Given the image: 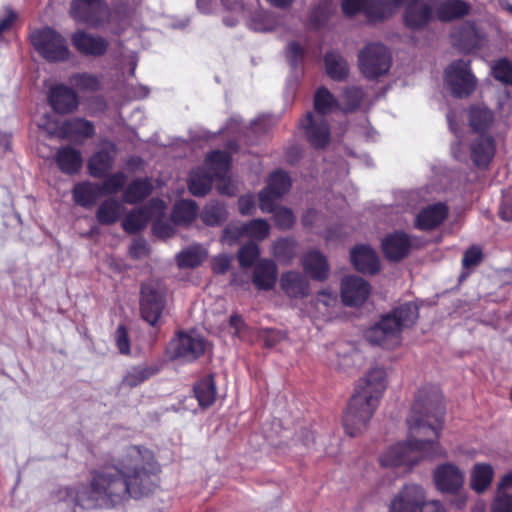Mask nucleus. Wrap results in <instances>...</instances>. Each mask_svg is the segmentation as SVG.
<instances>
[{
    "instance_id": "1",
    "label": "nucleus",
    "mask_w": 512,
    "mask_h": 512,
    "mask_svg": "<svg viewBox=\"0 0 512 512\" xmlns=\"http://www.w3.org/2000/svg\"><path fill=\"white\" fill-rule=\"evenodd\" d=\"M153 468V455L149 450L130 447L117 466L93 471L89 486L63 488L59 491V497L86 509L114 507L150 492Z\"/></svg>"
},
{
    "instance_id": "2",
    "label": "nucleus",
    "mask_w": 512,
    "mask_h": 512,
    "mask_svg": "<svg viewBox=\"0 0 512 512\" xmlns=\"http://www.w3.org/2000/svg\"><path fill=\"white\" fill-rule=\"evenodd\" d=\"M437 390H421L416 396L407 419L408 440L390 447L380 457L383 467H405L410 470L425 458L444 457L445 450L438 442L443 424Z\"/></svg>"
},
{
    "instance_id": "3",
    "label": "nucleus",
    "mask_w": 512,
    "mask_h": 512,
    "mask_svg": "<svg viewBox=\"0 0 512 512\" xmlns=\"http://www.w3.org/2000/svg\"><path fill=\"white\" fill-rule=\"evenodd\" d=\"M386 377L383 368H374L358 381L343 418L348 435L357 436L366 428L386 388Z\"/></svg>"
},
{
    "instance_id": "4",
    "label": "nucleus",
    "mask_w": 512,
    "mask_h": 512,
    "mask_svg": "<svg viewBox=\"0 0 512 512\" xmlns=\"http://www.w3.org/2000/svg\"><path fill=\"white\" fill-rule=\"evenodd\" d=\"M207 172L204 170L194 171L189 180L190 192L195 196L205 195L211 188L212 182L216 180V186L221 194L232 195L235 186L226 177L230 167V156L225 151H214L205 162Z\"/></svg>"
},
{
    "instance_id": "5",
    "label": "nucleus",
    "mask_w": 512,
    "mask_h": 512,
    "mask_svg": "<svg viewBox=\"0 0 512 512\" xmlns=\"http://www.w3.org/2000/svg\"><path fill=\"white\" fill-rule=\"evenodd\" d=\"M339 105L334 96L326 88L321 87L316 91L314 106L317 115L313 116L312 113H308L301 121L306 136L314 147L321 148L328 143L329 129L322 116L335 111Z\"/></svg>"
},
{
    "instance_id": "6",
    "label": "nucleus",
    "mask_w": 512,
    "mask_h": 512,
    "mask_svg": "<svg viewBox=\"0 0 512 512\" xmlns=\"http://www.w3.org/2000/svg\"><path fill=\"white\" fill-rule=\"evenodd\" d=\"M377 3L385 6L386 10L379 14L370 11L369 15L372 18H387L404 6L403 20L410 29H421L435 19L432 0H381Z\"/></svg>"
},
{
    "instance_id": "7",
    "label": "nucleus",
    "mask_w": 512,
    "mask_h": 512,
    "mask_svg": "<svg viewBox=\"0 0 512 512\" xmlns=\"http://www.w3.org/2000/svg\"><path fill=\"white\" fill-rule=\"evenodd\" d=\"M444 81L451 93L459 98L468 97L477 87L478 81L470 68V61L455 60L444 72Z\"/></svg>"
},
{
    "instance_id": "8",
    "label": "nucleus",
    "mask_w": 512,
    "mask_h": 512,
    "mask_svg": "<svg viewBox=\"0 0 512 512\" xmlns=\"http://www.w3.org/2000/svg\"><path fill=\"white\" fill-rule=\"evenodd\" d=\"M31 42L48 61H64L69 57L70 51L66 40L52 28L46 27L32 32Z\"/></svg>"
},
{
    "instance_id": "9",
    "label": "nucleus",
    "mask_w": 512,
    "mask_h": 512,
    "mask_svg": "<svg viewBox=\"0 0 512 512\" xmlns=\"http://www.w3.org/2000/svg\"><path fill=\"white\" fill-rule=\"evenodd\" d=\"M358 60L361 73L369 79L387 73L391 66V55L388 49L379 43L364 47L359 53Z\"/></svg>"
},
{
    "instance_id": "10",
    "label": "nucleus",
    "mask_w": 512,
    "mask_h": 512,
    "mask_svg": "<svg viewBox=\"0 0 512 512\" xmlns=\"http://www.w3.org/2000/svg\"><path fill=\"white\" fill-rule=\"evenodd\" d=\"M206 340L196 331L181 332L169 344L168 352L173 359L191 362L207 349Z\"/></svg>"
},
{
    "instance_id": "11",
    "label": "nucleus",
    "mask_w": 512,
    "mask_h": 512,
    "mask_svg": "<svg viewBox=\"0 0 512 512\" xmlns=\"http://www.w3.org/2000/svg\"><path fill=\"white\" fill-rule=\"evenodd\" d=\"M166 289L159 281H147L141 288V313L143 318L154 325L162 314L165 306Z\"/></svg>"
},
{
    "instance_id": "12",
    "label": "nucleus",
    "mask_w": 512,
    "mask_h": 512,
    "mask_svg": "<svg viewBox=\"0 0 512 512\" xmlns=\"http://www.w3.org/2000/svg\"><path fill=\"white\" fill-rule=\"evenodd\" d=\"M39 127L45 129L51 136L59 138H89L94 135V127L91 122L81 119L74 118L59 124L56 121L50 120V118L39 122Z\"/></svg>"
},
{
    "instance_id": "13",
    "label": "nucleus",
    "mask_w": 512,
    "mask_h": 512,
    "mask_svg": "<svg viewBox=\"0 0 512 512\" xmlns=\"http://www.w3.org/2000/svg\"><path fill=\"white\" fill-rule=\"evenodd\" d=\"M366 339L374 345L384 348H394L401 342V333L399 325L393 320V317L387 315L369 328L365 333Z\"/></svg>"
},
{
    "instance_id": "14",
    "label": "nucleus",
    "mask_w": 512,
    "mask_h": 512,
    "mask_svg": "<svg viewBox=\"0 0 512 512\" xmlns=\"http://www.w3.org/2000/svg\"><path fill=\"white\" fill-rule=\"evenodd\" d=\"M433 481L439 491L455 494L464 486L465 473L456 464L446 462L434 469Z\"/></svg>"
},
{
    "instance_id": "15",
    "label": "nucleus",
    "mask_w": 512,
    "mask_h": 512,
    "mask_svg": "<svg viewBox=\"0 0 512 512\" xmlns=\"http://www.w3.org/2000/svg\"><path fill=\"white\" fill-rule=\"evenodd\" d=\"M425 501V491L421 486L407 484L391 500L389 512H418Z\"/></svg>"
},
{
    "instance_id": "16",
    "label": "nucleus",
    "mask_w": 512,
    "mask_h": 512,
    "mask_svg": "<svg viewBox=\"0 0 512 512\" xmlns=\"http://www.w3.org/2000/svg\"><path fill=\"white\" fill-rule=\"evenodd\" d=\"M291 187V180L283 171L271 174L267 187L259 193L260 209L262 212L271 213L274 210V202Z\"/></svg>"
},
{
    "instance_id": "17",
    "label": "nucleus",
    "mask_w": 512,
    "mask_h": 512,
    "mask_svg": "<svg viewBox=\"0 0 512 512\" xmlns=\"http://www.w3.org/2000/svg\"><path fill=\"white\" fill-rule=\"evenodd\" d=\"M269 224L263 219H255L248 224L229 225L223 234V241L229 245L235 243L242 237H247L254 241H261L269 235Z\"/></svg>"
},
{
    "instance_id": "18",
    "label": "nucleus",
    "mask_w": 512,
    "mask_h": 512,
    "mask_svg": "<svg viewBox=\"0 0 512 512\" xmlns=\"http://www.w3.org/2000/svg\"><path fill=\"white\" fill-rule=\"evenodd\" d=\"M109 12L101 0H74L71 5V16L79 22L96 26L103 22Z\"/></svg>"
},
{
    "instance_id": "19",
    "label": "nucleus",
    "mask_w": 512,
    "mask_h": 512,
    "mask_svg": "<svg viewBox=\"0 0 512 512\" xmlns=\"http://www.w3.org/2000/svg\"><path fill=\"white\" fill-rule=\"evenodd\" d=\"M166 211V204L160 199H153L147 208L135 209L122 222L123 229L134 233L145 227L149 219L160 218Z\"/></svg>"
},
{
    "instance_id": "20",
    "label": "nucleus",
    "mask_w": 512,
    "mask_h": 512,
    "mask_svg": "<svg viewBox=\"0 0 512 512\" xmlns=\"http://www.w3.org/2000/svg\"><path fill=\"white\" fill-rule=\"evenodd\" d=\"M370 294L369 284L358 276H348L341 283L342 301L347 306H360Z\"/></svg>"
},
{
    "instance_id": "21",
    "label": "nucleus",
    "mask_w": 512,
    "mask_h": 512,
    "mask_svg": "<svg viewBox=\"0 0 512 512\" xmlns=\"http://www.w3.org/2000/svg\"><path fill=\"white\" fill-rule=\"evenodd\" d=\"M71 41L78 52L88 56H100L107 49V42L100 36H95L84 31L75 32Z\"/></svg>"
},
{
    "instance_id": "22",
    "label": "nucleus",
    "mask_w": 512,
    "mask_h": 512,
    "mask_svg": "<svg viewBox=\"0 0 512 512\" xmlns=\"http://www.w3.org/2000/svg\"><path fill=\"white\" fill-rule=\"evenodd\" d=\"M411 241L407 234L395 232L382 240V249L387 259L399 261L408 255Z\"/></svg>"
},
{
    "instance_id": "23",
    "label": "nucleus",
    "mask_w": 512,
    "mask_h": 512,
    "mask_svg": "<svg viewBox=\"0 0 512 512\" xmlns=\"http://www.w3.org/2000/svg\"><path fill=\"white\" fill-rule=\"evenodd\" d=\"M351 261L358 271L374 274L379 271L380 263L376 252L367 245H358L351 250Z\"/></svg>"
},
{
    "instance_id": "24",
    "label": "nucleus",
    "mask_w": 512,
    "mask_h": 512,
    "mask_svg": "<svg viewBox=\"0 0 512 512\" xmlns=\"http://www.w3.org/2000/svg\"><path fill=\"white\" fill-rule=\"evenodd\" d=\"M434 17L443 22L463 17L469 13L470 7L463 0H432Z\"/></svg>"
},
{
    "instance_id": "25",
    "label": "nucleus",
    "mask_w": 512,
    "mask_h": 512,
    "mask_svg": "<svg viewBox=\"0 0 512 512\" xmlns=\"http://www.w3.org/2000/svg\"><path fill=\"white\" fill-rule=\"evenodd\" d=\"M448 216V207L444 203H435L423 208L417 215L415 226L420 230H432Z\"/></svg>"
},
{
    "instance_id": "26",
    "label": "nucleus",
    "mask_w": 512,
    "mask_h": 512,
    "mask_svg": "<svg viewBox=\"0 0 512 512\" xmlns=\"http://www.w3.org/2000/svg\"><path fill=\"white\" fill-rule=\"evenodd\" d=\"M278 277V269L274 261L260 259L253 270L252 282L259 290H269L274 287Z\"/></svg>"
},
{
    "instance_id": "27",
    "label": "nucleus",
    "mask_w": 512,
    "mask_h": 512,
    "mask_svg": "<svg viewBox=\"0 0 512 512\" xmlns=\"http://www.w3.org/2000/svg\"><path fill=\"white\" fill-rule=\"evenodd\" d=\"M337 303V295L334 292L322 290L306 308V312L313 318L329 319L335 314Z\"/></svg>"
},
{
    "instance_id": "28",
    "label": "nucleus",
    "mask_w": 512,
    "mask_h": 512,
    "mask_svg": "<svg viewBox=\"0 0 512 512\" xmlns=\"http://www.w3.org/2000/svg\"><path fill=\"white\" fill-rule=\"evenodd\" d=\"M49 102L58 113H70L78 106L76 94L70 88L59 85L50 91Z\"/></svg>"
},
{
    "instance_id": "29",
    "label": "nucleus",
    "mask_w": 512,
    "mask_h": 512,
    "mask_svg": "<svg viewBox=\"0 0 512 512\" xmlns=\"http://www.w3.org/2000/svg\"><path fill=\"white\" fill-rule=\"evenodd\" d=\"M115 147L107 144L106 147L96 152L88 161L89 173L96 178L104 177L112 168Z\"/></svg>"
},
{
    "instance_id": "30",
    "label": "nucleus",
    "mask_w": 512,
    "mask_h": 512,
    "mask_svg": "<svg viewBox=\"0 0 512 512\" xmlns=\"http://www.w3.org/2000/svg\"><path fill=\"white\" fill-rule=\"evenodd\" d=\"M494 478V468L489 463L477 462L470 470V487L476 493L486 491Z\"/></svg>"
},
{
    "instance_id": "31",
    "label": "nucleus",
    "mask_w": 512,
    "mask_h": 512,
    "mask_svg": "<svg viewBox=\"0 0 512 512\" xmlns=\"http://www.w3.org/2000/svg\"><path fill=\"white\" fill-rule=\"evenodd\" d=\"M282 290L294 298H302L308 295L309 283L300 273L289 271L282 275L280 280Z\"/></svg>"
},
{
    "instance_id": "32",
    "label": "nucleus",
    "mask_w": 512,
    "mask_h": 512,
    "mask_svg": "<svg viewBox=\"0 0 512 512\" xmlns=\"http://www.w3.org/2000/svg\"><path fill=\"white\" fill-rule=\"evenodd\" d=\"M304 270L316 280H324L328 276L329 267L326 258L319 251H310L302 259Z\"/></svg>"
},
{
    "instance_id": "33",
    "label": "nucleus",
    "mask_w": 512,
    "mask_h": 512,
    "mask_svg": "<svg viewBox=\"0 0 512 512\" xmlns=\"http://www.w3.org/2000/svg\"><path fill=\"white\" fill-rule=\"evenodd\" d=\"M59 169L67 174H75L80 171L83 163L81 153L71 147H64L58 150L55 156Z\"/></svg>"
},
{
    "instance_id": "34",
    "label": "nucleus",
    "mask_w": 512,
    "mask_h": 512,
    "mask_svg": "<svg viewBox=\"0 0 512 512\" xmlns=\"http://www.w3.org/2000/svg\"><path fill=\"white\" fill-rule=\"evenodd\" d=\"M101 195V185L90 182L79 183L73 189L74 201L83 207H91Z\"/></svg>"
},
{
    "instance_id": "35",
    "label": "nucleus",
    "mask_w": 512,
    "mask_h": 512,
    "mask_svg": "<svg viewBox=\"0 0 512 512\" xmlns=\"http://www.w3.org/2000/svg\"><path fill=\"white\" fill-rule=\"evenodd\" d=\"M159 368L155 365H137L129 368L122 379V384L127 387H136L157 374Z\"/></svg>"
},
{
    "instance_id": "36",
    "label": "nucleus",
    "mask_w": 512,
    "mask_h": 512,
    "mask_svg": "<svg viewBox=\"0 0 512 512\" xmlns=\"http://www.w3.org/2000/svg\"><path fill=\"white\" fill-rule=\"evenodd\" d=\"M457 44L464 50L471 51L481 45L482 34L473 24H466L453 34Z\"/></svg>"
},
{
    "instance_id": "37",
    "label": "nucleus",
    "mask_w": 512,
    "mask_h": 512,
    "mask_svg": "<svg viewBox=\"0 0 512 512\" xmlns=\"http://www.w3.org/2000/svg\"><path fill=\"white\" fill-rule=\"evenodd\" d=\"M495 148L490 137L480 136L479 141L471 149L474 163L478 167H485L494 156Z\"/></svg>"
},
{
    "instance_id": "38",
    "label": "nucleus",
    "mask_w": 512,
    "mask_h": 512,
    "mask_svg": "<svg viewBox=\"0 0 512 512\" xmlns=\"http://www.w3.org/2000/svg\"><path fill=\"white\" fill-rule=\"evenodd\" d=\"M194 394L201 407L211 406L216 399L217 391L212 376H206L194 386Z\"/></svg>"
},
{
    "instance_id": "39",
    "label": "nucleus",
    "mask_w": 512,
    "mask_h": 512,
    "mask_svg": "<svg viewBox=\"0 0 512 512\" xmlns=\"http://www.w3.org/2000/svg\"><path fill=\"white\" fill-rule=\"evenodd\" d=\"M208 256L207 250L200 245H192L177 255L181 268H193L200 265Z\"/></svg>"
},
{
    "instance_id": "40",
    "label": "nucleus",
    "mask_w": 512,
    "mask_h": 512,
    "mask_svg": "<svg viewBox=\"0 0 512 512\" xmlns=\"http://www.w3.org/2000/svg\"><path fill=\"white\" fill-rule=\"evenodd\" d=\"M388 317H393V320L399 325V332L412 326L418 318L417 306L413 303H406L396 308L392 313L387 314Z\"/></svg>"
},
{
    "instance_id": "41",
    "label": "nucleus",
    "mask_w": 512,
    "mask_h": 512,
    "mask_svg": "<svg viewBox=\"0 0 512 512\" xmlns=\"http://www.w3.org/2000/svg\"><path fill=\"white\" fill-rule=\"evenodd\" d=\"M122 213V204L114 199H108L98 207L96 217L99 223L109 225L116 222Z\"/></svg>"
},
{
    "instance_id": "42",
    "label": "nucleus",
    "mask_w": 512,
    "mask_h": 512,
    "mask_svg": "<svg viewBox=\"0 0 512 512\" xmlns=\"http://www.w3.org/2000/svg\"><path fill=\"white\" fill-rule=\"evenodd\" d=\"M327 74L334 80H342L348 75V65L344 58L334 52L325 56Z\"/></svg>"
},
{
    "instance_id": "43",
    "label": "nucleus",
    "mask_w": 512,
    "mask_h": 512,
    "mask_svg": "<svg viewBox=\"0 0 512 512\" xmlns=\"http://www.w3.org/2000/svg\"><path fill=\"white\" fill-rule=\"evenodd\" d=\"M278 24V16L268 12H257L251 17L248 25L256 32H271L277 28Z\"/></svg>"
},
{
    "instance_id": "44",
    "label": "nucleus",
    "mask_w": 512,
    "mask_h": 512,
    "mask_svg": "<svg viewBox=\"0 0 512 512\" xmlns=\"http://www.w3.org/2000/svg\"><path fill=\"white\" fill-rule=\"evenodd\" d=\"M152 184L147 179L133 181L125 190L123 199L127 203H136L150 194Z\"/></svg>"
},
{
    "instance_id": "45",
    "label": "nucleus",
    "mask_w": 512,
    "mask_h": 512,
    "mask_svg": "<svg viewBox=\"0 0 512 512\" xmlns=\"http://www.w3.org/2000/svg\"><path fill=\"white\" fill-rule=\"evenodd\" d=\"M470 125L475 131H483L493 122L492 112L484 106H475L470 110Z\"/></svg>"
},
{
    "instance_id": "46",
    "label": "nucleus",
    "mask_w": 512,
    "mask_h": 512,
    "mask_svg": "<svg viewBox=\"0 0 512 512\" xmlns=\"http://www.w3.org/2000/svg\"><path fill=\"white\" fill-rule=\"evenodd\" d=\"M196 215V204L191 200H182L175 204L172 219L175 223H189Z\"/></svg>"
},
{
    "instance_id": "47",
    "label": "nucleus",
    "mask_w": 512,
    "mask_h": 512,
    "mask_svg": "<svg viewBox=\"0 0 512 512\" xmlns=\"http://www.w3.org/2000/svg\"><path fill=\"white\" fill-rule=\"evenodd\" d=\"M337 6L331 0H321L318 5L311 11L310 21L313 25H322L328 20L335 12Z\"/></svg>"
},
{
    "instance_id": "48",
    "label": "nucleus",
    "mask_w": 512,
    "mask_h": 512,
    "mask_svg": "<svg viewBox=\"0 0 512 512\" xmlns=\"http://www.w3.org/2000/svg\"><path fill=\"white\" fill-rule=\"evenodd\" d=\"M201 218L205 224L215 226L225 220L226 210L224 206L219 203H210L205 207Z\"/></svg>"
},
{
    "instance_id": "49",
    "label": "nucleus",
    "mask_w": 512,
    "mask_h": 512,
    "mask_svg": "<svg viewBox=\"0 0 512 512\" xmlns=\"http://www.w3.org/2000/svg\"><path fill=\"white\" fill-rule=\"evenodd\" d=\"M71 84L80 91H96L100 87L97 77L91 74L82 73L71 77Z\"/></svg>"
},
{
    "instance_id": "50",
    "label": "nucleus",
    "mask_w": 512,
    "mask_h": 512,
    "mask_svg": "<svg viewBox=\"0 0 512 512\" xmlns=\"http://www.w3.org/2000/svg\"><path fill=\"white\" fill-rule=\"evenodd\" d=\"M493 76L504 84H512V63L507 59H500L491 66Z\"/></svg>"
},
{
    "instance_id": "51",
    "label": "nucleus",
    "mask_w": 512,
    "mask_h": 512,
    "mask_svg": "<svg viewBox=\"0 0 512 512\" xmlns=\"http://www.w3.org/2000/svg\"><path fill=\"white\" fill-rule=\"evenodd\" d=\"M260 251L255 243H248L238 252V260L243 268L251 267L259 257Z\"/></svg>"
},
{
    "instance_id": "52",
    "label": "nucleus",
    "mask_w": 512,
    "mask_h": 512,
    "mask_svg": "<svg viewBox=\"0 0 512 512\" xmlns=\"http://www.w3.org/2000/svg\"><path fill=\"white\" fill-rule=\"evenodd\" d=\"M125 182L126 176L123 173L113 174L101 185L102 195L117 193L124 186Z\"/></svg>"
},
{
    "instance_id": "53",
    "label": "nucleus",
    "mask_w": 512,
    "mask_h": 512,
    "mask_svg": "<svg viewBox=\"0 0 512 512\" xmlns=\"http://www.w3.org/2000/svg\"><path fill=\"white\" fill-rule=\"evenodd\" d=\"M363 97V92L359 88L348 89L342 98L341 105L345 111L353 110L358 106Z\"/></svg>"
},
{
    "instance_id": "54",
    "label": "nucleus",
    "mask_w": 512,
    "mask_h": 512,
    "mask_svg": "<svg viewBox=\"0 0 512 512\" xmlns=\"http://www.w3.org/2000/svg\"><path fill=\"white\" fill-rule=\"evenodd\" d=\"M272 212H274L275 222L279 227L289 228L293 225L295 218L291 210L283 207L277 208L274 205Z\"/></svg>"
},
{
    "instance_id": "55",
    "label": "nucleus",
    "mask_w": 512,
    "mask_h": 512,
    "mask_svg": "<svg viewBox=\"0 0 512 512\" xmlns=\"http://www.w3.org/2000/svg\"><path fill=\"white\" fill-rule=\"evenodd\" d=\"M304 49L296 41H291L286 48V58L294 67L302 59Z\"/></svg>"
},
{
    "instance_id": "56",
    "label": "nucleus",
    "mask_w": 512,
    "mask_h": 512,
    "mask_svg": "<svg viewBox=\"0 0 512 512\" xmlns=\"http://www.w3.org/2000/svg\"><path fill=\"white\" fill-rule=\"evenodd\" d=\"M492 512H512V495H498L494 500Z\"/></svg>"
},
{
    "instance_id": "57",
    "label": "nucleus",
    "mask_w": 512,
    "mask_h": 512,
    "mask_svg": "<svg viewBox=\"0 0 512 512\" xmlns=\"http://www.w3.org/2000/svg\"><path fill=\"white\" fill-rule=\"evenodd\" d=\"M482 259V252L478 247L469 248L463 257L462 263L466 268L474 267L480 263Z\"/></svg>"
},
{
    "instance_id": "58",
    "label": "nucleus",
    "mask_w": 512,
    "mask_h": 512,
    "mask_svg": "<svg viewBox=\"0 0 512 512\" xmlns=\"http://www.w3.org/2000/svg\"><path fill=\"white\" fill-rule=\"evenodd\" d=\"M115 341L117 348L122 354L130 353V344L127 336L126 329L124 326H119L115 332Z\"/></svg>"
},
{
    "instance_id": "59",
    "label": "nucleus",
    "mask_w": 512,
    "mask_h": 512,
    "mask_svg": "<svg viewBox=\"0 0 512 512\" xmlns=\"http://www.w3.org/2000/svg\"><path fill=\"white\" fill-rule=\"evenodd\" d=\"M232 258L226 254H220L212 259V269L215 273H225L231 264Z\"/></svg>"
},
{
    "instance_id": "60",
    "label": "nucleus",
    "mask_w": 512,
    "mask_h": 512,
    "mask_svg": "<svg viewBox=\"0 0 512 512\" xmlns=\"http://www.w3.org/2000/svg\"><path fill=\"white\" fill-rule=\"evenodd\" d=\"M229 327L232 330V334L238 338H244L246 330L245 323L239 315H232L229 321Z\"/></svg>"
},
{
    "instance_id": "61",
    "label": "nucleus",
    "mask_w": 512,
    "mask_h": 512,
    "mask_svg": "<svg viewBox=\"0 0 512 512\" xmlns=\"http://www.w3.org/2000/svg\"><path fill=\"white\" fill-rule=\"evenodd\" d=\"M239 211L242 215H250L255 210V201L253 195H244L238 200Z\"/></svg>"
},
{
    "instance_id": "62",
    "label": "nucleus",
    "mask_w": 512,
    "mask_h": 512,
    "mask_svg": "<svg viewBox=\"0 0 512 512\" xmlns=\"http://www.w3.org/2000/svg\"><path fill=\"white\" fill-rule=\"evenodd\" d=\"M147 245L142 239H136L130 246V254L134 258H142L147 254Z\"/></svg>"
},
{
    "instance_id": "63",
    "label": "nucleus",
    "mask_w": 512,
    "mask_h": 512,
    "mask_svg": "<svg viewBox=\"0 0 512 512\" xmlns=\"http://www.w3.org/2000/svg\"><path fill=\"white\" fill-rule=\"evenodd\" d=\"M354 356L355 354L345 352L343 355H339L338 360L333 365L340 370L346 371L354 365Z\"/></svg>"
},
{
    "instance_id": "64",
    "label": "nucleus",
    "mask_w": 512,
    "mask_h": 512,
    "mask_svg": "<svg viewBox=\"0 0 512 512\" xmlns=\"http://www.w3.org/2000/svg\"><path fill=\"white\" fill-rule=\"evenodd\" d=\"M418 512H445L443 505L439 501H425Z\"/></svg>"
}]
</instances>
